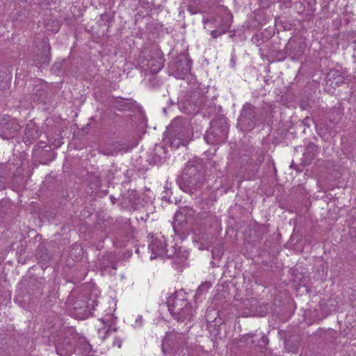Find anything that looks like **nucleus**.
<instances>
[{
	"mask_svg": "<svg viewBox=\"0 0 356 356\" xmlns=\"http://www.w3.org/2000/svg\"><path fill=\"white\" fill-rule=\"evenodd\" d=\"M169 142L174 148L180 145L186 146L193 137V130L190 122L181 117L175 118L167 128Z\"/></svg>",
	"mask_w": 356,
	"mask_h": 356,
	"instance_id": "nucleus-1",
	"label": "nucleus"
},
{
	"mask_svg": "<svg viewBox=\"0 0 356 356\" xmlns=\"http://www.w3.org/2000/svg\"><path fill=\"white\" fill-rule=\"evenodd\" d=\"M204 175L193 164H188L178 179L180 188L188 193L194 194L199 191L204 184Z\"/></svg>",
	"mask_w": 356,
	"mask_h": 356,
	"instance_id": "nucleus-2",
	"label": "nucleus"
},
{
	"mask_svg": "<svg viewBox=\"0 0 356 356\" xmlns=\"http://www.w3.org/2000/svg\"><path fill=\"white\" fill-rule=\"evenodd\" d=\"M138 63L145 71L149 70L152 74H156L163 67V54L156 49L148 52L143 51L138 57Z\"/></svg>",
	"mask_w": 356,
	"mask_h": 356,
	"instance_id": "nucleus-3",
	"label": "nucleus"
},
{
	"mask_svg": "<svg viewBox=\"0 0 356 356\" xmlns=\"http://www.w3.org/2000/svg\"><path fill=\"white\" fill-rule=\"evenodd\" d=\"M92 304H90L86 300V298L79 296L76 298L73 297L68 299V304L71 314L79 319H83L92 315L95 310V301L92 300Z\"/></svg>",
	"mask_w": 356,
	"mask_h": 356,
	"instance_id": "nucleus-4",
	"label": "nucleus"
},
{
	"mask_svg": "<svg viewBox=\"0 0 356 356\" xmlns=\"http://www.w3.org/2000/svg\"><path fill=\"white\" fill-rule=\"evenodd\" d=\"M228 124L222 119L214 122L204 135V139L209 144H220L227 138Z\"/></svg>",
	"mask_w": 356,
	"mask_h": 356,
	"instance_id": "nucleus-5",
	"label": "nucleus"
},
{
	"mask_svg": "<svg viewBox=\"0 0 356 356\" xmlns=\"http://www.w3.org/2000/svg\"><path fill=\"white\" fill-rule=\"evenodd\" d=\"M257 121V108L250 103H245L242 107L238 119V125L243 131H249L255 127Z\"/></svg>",
	"mask_w": 356,
	"mask_h": 356,
	"instance_id": "nucleus-6",
	"label": "nucleus"
},
{
	"mask_svg": "<svg viewBox=\"0 0 356 356\" xmlns=\"http://www.w3.org/2000/svg\"><path fill=\"white\" fill-rule=\"evenodd\" d=\"M137 145V142L108 141L100 147L99 152L106 156H114L120 152H127Z\"/></svg>",
	"mask_w": 356,
	"mask_h": 356,
	"instance_id": "nucleus-7",
	"label": "nucleus"
},
{
	"mask_svg": "<svg viewBox=\"0 0 356 356\" xmlns=\"http://www.w3.org/2000/svg\"><path fill=\"white\" fill-rule=\"evenodd\" d=\"M305 49V40L300 37L291 38L286 46L288 56L292 60H299Z\"/></svg>",
	"mask_w": 356,
	"mask_h": 356,
	"instance_id": "nucleus-8",
	"label": "nucleus"
},
{
	"mask_svg": "<svg viewBox=\"0 0 356 356\" xmlns=\"http://www.w3.org/2000/svg\"><path fill=\"white\" fill-rule=\"evenodd\" d=\"M172 74L177 79H184L188 75L191 69V63L188 58L184 56H179L171 63Z\"/></svg>",
	"mask_w": 356,
	"mask_h": 356,
	"instance_id": "nucleus-9",
	"label": "nucleus"
},
{
	"mask_svg": "<svg viewBox=\"0 0 356 356\" xmlns=\"http://www.w3.org/2000/svg\"><path fill=\"white\" fill-rule=\"evenodd\" d=\"M76 337V334H72L59 341L56 346V353L61 356L70 355L74 353Z\"/></svg>",
	"mask_w": 356,
	"mask_h": 356,
	"instance_id": "nucleus-10",
	"label": "nucleus"
},
{
	"mask_svg": "<svg viewBox=\"0 0 356 356\" xmlns=\"http://www.w3.org/2000/svg\"><path fill=\"white\" fill-rule=\"evenodd\" d=\"M181 296V293H175L168 299V309L172 315L179 314L183 308L191 306V303Z\"/></svg>",
	"mask_w": 356,
	"mask_h": 356,
	"instance_id": "nucleus-11",
	"label": "nucleus"
},
{
	"mask_svg": "<svg viewBox=\"0 0 356 356\" xmlns=\"http://www.w3.org/2000/svg\"><path fill=\"white\" fill-rule=\"evenodd\" d=\"M20 126L13 120H6L0 122V136L6 140L13 138L19 131Z\"/></svg>",
	"mask_w": 356,
	"mask_h": 356,
	"instance_id": "nucleus-12",
	"label": "nucleus"
},
{
	"mask_svg": "<svg viewBox=\"0 0 356 356\" xmlns=\"http://www.w3.org/2000/svg\"><path fill=\"white\" fill-rule=\"evenodd\" d=\"M50 60L49 44L43 42L41 46L40 53L35 55L34 60L36 65H49Z\"/></svg>",
	"mask_w": 356,
	"mask_h": 356,
	"instance_id": "nucleus-13",
	"label": "nucleus"
},
{
	"mask_svg": "<svg viewBox=\"0 0 356 356\" xmlns=\"http://www.w3.org/2000/svg\"><path fill=\"white\" fill-rule=\"evenodd\" d=\"M149 249L152 252L151 259H154L159 256H162L167 253L165 242L161 239H154L151 244L149 245Z\"/></svg>",
	"mask_w": 356,
	"mask_h": 356,
	"instance_id": "nucleus-14",
	"label": "nucleus"
},
{
	"mask_svg": "<svg viewBox=\"0 0 356 356\" xmlns=\"http://www.w3.org/2000/svg\"><path fill=\"white\" fill-rule=\"evenodd\" d=\"M38 146L42 149L40 152L41 159H42V163L48 164L55 159L56 154L44 142H40Z\"/></svg>",
	"mask_w": 356,
	"mask_h": 356,
	"instance_id": "nucleus-15",
	"label": "nucleus"
},
{
	"mask_svg": "<svg viewBox=\"0 0 356 356\" xmlns=\"http://www.w3.org/2000/svg\"><path fill=\"white\" fill-rule=\"evenodd\" d=\"M123 98H116L113 102V107L118 111L131 110L136 107V102L133 99H127V102L124 101Z\"/></svg>",
	"mask_w": 356,
	"mask_h": 356,
	"instance_id": "nucleus-16",
	"label": "nucleus"
},
{
	"mask_svg": "<svg viewBox=\"0 0 356 356\" xmlns=\"http://www.w3.org/2000/svg\"><path fill=\"white\" fill-rule=\"evenodd\" d=\"M76 345V348L75 347V351H78L83 356H89L92 352L91 345L83 337H81L77 334Z\"/></svg>",
	"mask_w": 356,
	"mask_h": 356,
	"instance_id": "nucleus-17",
	"label": "nucleus"
},
{
	"mask_svg": "<svg viewBox=\"0 0 356 356\" xmlns=\"http://www.w3.org/2000/svg\"><path fill=\"white\" fill-rule=\"evenodd\" d=\"M178 335H179V333L174 331L167 334L161 346L164 354L176 348L177 346L174 343V340L177 338Z\"/></svg>",
	"mask_w": 356,
	"mask_h": 356,
	"instance_id": "nucleus-18",
	"label": "nucleus"
},
{
	"mask_svg": "<svg viewBox=\"0 0 356 356\" xmlns=\"http://www.w3.org/2000/svg\"><path fill=\"white\" fill-rule=\"evenodd\" d=\"M319 151V147L313 143H309L303 154L302 162L305 165L309 164L316 157Z\"/></svg>",
	"mask_w": 356,
	"mask_h": 356,
	"instance_id": "nucleus-19",
	"label": "nucleus"
},
{
	"mask_svg": "<svg viewBox=\"0 0 356 356\" xmlns=\"http://www.w3.org/2000/svg\"><path fill=\"white\" fill-rule=\"evenodd\" d=\"M178 321H191L193 318V309L192 306L183 308L179 314H172Z\"/></svg>",
	"mask_w": 356,
	"mask_h": 356,
	"instance_id": "nucleus-20",
	"label": "nucleus"
},
{
	"mask_svg": "<svg viewBox=\"0 0 356 356\" xmlns=\"http://www.w3.org/2000/svg\"><path fill=\"white\" fill-rule=\"evenodd\" d=\"M99 266L102 271H108L111 273L110 268H111L112 270L116 269V264H113L110 260L109 256H103Z\"/></svg>",
	"mask_w": 356,
	"mask_h": 356,
	"instance_id": "nucleus-21",
	"label": "nucleus"
},
{
	"mask_svg": "<svg viewBox=\"0 0 356 356\" xmlns=\"http://www.w3.org/2000/svg\"><path fill=\"white\" fill-rule=\"evenodd\" d=\"M36 257L38 259L41 260L44 264L50 259L51 255L47 252V250L44 248H42L36 254Z\"/></svg>",
	"mask_w": 356,
	"mask_h": 356,
	"instance_id": "nucleus-22",
	"label": "nucleus"
},
{
	"mask_svg": "<svg viewBox=\"0 0 356 356\" xmlns=\"http://www.w3.org/2000/svg\"><path fill=\"white\" fill-rule=\"evenodd\" d=\"M254 337V334L252 333L244 334L237 340V344L246 343L252 345L254 343V341L252 339Z\"/></svg>",
	"mask_w": 356,
	"mask_h": 356,
	"instance_id": "nucleus-23",
	"label": "nucleus"
},
{
	"mask_svg": "<svg viewBox=\"0 0 356 356\" xmlns=\"http://www.w3.org/2000/svg\"><path fill=\"white\" fill-rule=\"evenodd\" d=\"M327 78L329 81L334 80L336 79H338V80L336 81V83L339 82H342L343 80V76L341 75V73L338 70H331L328 74H327Z\"/></svg>",
	"mask_w": 356,
	"mask_h": 356,
	"instance_id": "nucleus-24",
	"label": "nucleus"
},
{
	"mask_svg": "<svg viewBox=\"0 0 356 356\" xmlns=\"http://www.w3.org/2000/svg\"><path fill=\"white\" fill-rule=\"evenodd\" d=\"M7 177L8 176L6 172H0V191L6 188Z\"/></svg>",
	"mask_w": 356,
	"mask_h": 356,
	"instance_id": "nucleus-25",
	"label": "nucleus"
},
{
	"mask_svg": "<svg viewBox=\"0 0 356 356\" xmlns=\"http://www.w3.org/2000/svg\"><path fill=\"white\" fill-rule=\"evenodd\" d=\"M211 286L210 282H206L202 283L197 289V293L201 295L204 291H207Z\"/></svg>",
	"mask_w": 356,
	"mask_h": 356,
	"instance_id": "nucleus-26",
	"label": "nucleus"
},
{
	"mask_svg": "<svg viewBox=\"0 0 356 356\" xmlns=\"http://www.w3.org/2000/svg\"><path fill=\"white\" fill-rule=\"evenodd\" d=\"M217 324L216 323H209L207 325V327L210 332H214V335H216L219 333L218 329L216 328Z\"/></svg>",
	"mask_w": 356,
	"mask_h": 356,
	"instance_id": "nucleus-27",
	"label": "nucleus"
},
{
	"mask_svg": "<svg viewBox=\"0 0 356 356\" xmlns=\"http://www.w3.org/2000/svg\"><path fill=\"white\" fill-rule=\"evenodd\" d=\"M210 239L209 236L207 235V237L205 238V241H207V244H201L200 247L199 248L200 250H209L210 248V245L209 244V240Z\"/></svg>",
	"mask_w": 356,
	"mask_h": 356,
	"instance_id": "nucleus-28",
	"label": "nucleus"
},
{
	"mask_svg": "<svg viewBox=\"0 0 356 356\" xmlns=\"http://www.w3.org/2000/svg\"><path fill=\"white\" fill-rule=\"evenodd\" d=\"M310 122H314L313 120H312L309 116H307L305 118V119L302 120V124L306 127H310Z\"/></svg>",
	"mask_w": 356,
	"mask_h": 356,
	"instance_id": "nucleus-29",
	"label": "nucleus"
},
{
	"mask_svg": "<svg viewBox=\"0 0 356 356\" xmlns=\"http://www.w3.org/2000/svg\"><path fill=\"white\" fill-rule=\"evenodd\" d=\"M223 33H225V31L220 32L218 30H213L211 32V35L213 38H216L218 36L220 35Z\"/></svg>",
	"mask_w": 356,
	"mask_h": 356,
	"instance_id": "nucleus-30",
	"label": "nucleus"
},
{
	"mask_svg": "<svg viewBox=\"0 0 356 356\" xmlns=\"http://www.w3.org/2000/svg\"><path fill=\"white\" fill-rule=\"evenodd\" d=\"M154 162L155 164H161L163 162V158L159 156H154L153 158Z\"/></svg>",
	"mask_w": 356,
	"mask_h": 356,
	"instance_id": "nucleus-31",
	"label": "nucleus"
},
{
	"mask_svg": "<svg viewBox=\"0 0 356 356\" xmlns=\"http://www.w3.org/2000/svg\"><path fill=\"white\" fill-rule=\"evenodd\" d=\"M183 217V215H182V213L181 212H177L175 214V220L176 221H181V218Z\"/></svg>",
	"mask_w": 356,
	"mask_h": 356,
	"instance_id": "nucleus-32",
	"label": "nucleus"
},
{
	"mask_svg": "<svg viewBox=\"0 0 356 356\" xmlns=\"http://www.w3.org/2000/svg\"><path fill=\"white\" fill-rule=\"evenodd\" d=\"M62 143H62L61 140L59 138V139H58V140H55V141L54 142V143H53V144H54V145H55L56 147H60V146L61 145V144H62Z\"/></svg>",
	"mask_w": 356,
	"mask_h": 356,
	"instance_id": "nucleus-33",
	"label": "nucleus"
},
{
	"mask_svg": "<svg viewBox=\"0 0 356 356\" xmlns=\"http://www.w3.org/2000/svg\"><path fill=\"white\" fill-rule=\"evenodd\" d=\"M132 175V172L131 170H126L125 173H124V175L127 177H129L131 175Z\"/></svg>",
	"mask_w": 356,
	"mask_h": 356,
	"instance_id": "nucleus-34",
	"label": "nucleus"
},
{
	"mask_svg": "<svg viewBox=\"0 0 356 356\" xmlns=\"http://www.w3.org/2000/svg\"><path fill=\"white\" fill-rule=\"evenodd\" d=\"M121 343H122V342H121V341H120V339H118V340H116V341L114 342V345L117 344V345H118V346L119 348H120V347H121Z\"/></svg>",
	"mask_w": 356,
	"mask_h": 356,
	"instance_id": "nucleus-35",
	"label": "nucleus"
},
{
	"mask_svg": "<svg viewBox=\"0 0 356 356\" xmlns=\"http://www.w3.org/2000/svg\"><path fill=\"white\" fill-rule=\"evenodd\" d=\"M164 188H165V191H169V190L170 189V186H169V184H168V181H166V183H165V187H164Z\"/></svg>",
	"mask_w": 356,
	"mask_h": 356,
	"instance_id": "nucleus-36",
	"label": "nucleus"
},
{
	"mask_svg": "<svg viewBox=\"0 0 356 356\" xmlns=\"http://www.w3.org/2000/svg\"><path fill=\"white\" fill-rule=\"evenodd\" d=\"M8 83L7 81L4 82L3 83V86L2 87L3 89H6V88H8Z\"/></svg>",
	"mask_w": 356,
	"mask_h": 356,
	"instance_id": "nucleus-37",
	"label": "nucleus"
},
{
	"mask_svg": "<svg viewBox=\"0 0 356 356\" xmlns=\"http://www.w3.org/2000/svg\"><path fill=\"white\" fill-rule=\"evenodd\" d=\"M231 63H232V66L234 67L235 65V63H236L235 60H234V58H231Z\"/></svg>",
	"mask_w": 356,
	"mask_h": 356,
	"instance_id": "nucleus-38",
	"label": "nucleus"
},
{
	"mask_svg": "<svg viewBox=\"0 0 356 356\" xmlns=\"http://www.w3.org/2000/svg\"><path fill=\"white\" fill-rule=\"evenodd\" d=\"M300 107H301L302 109H305V108H306L305 104V103H302V104H300Z\"/></svg>",
	"mask_w": 356,
	"mask_h": 356,
	"instance_id": "nucleus-39",
	"label": "nucleus"
},
{
	"mask_svg": "<svg viewBox=\"0 0 356 356\" xmlns=\"http://www.w3.org/2000/svg\"><path fill=\"white\" fill-rule=\"evenodd\" d=\"M111 198L113 204H115V199L113 196H111Z\"/></svg>",
	"mask_w": 356,
	"mask_h": 356,
	"instance_id": "nucleus-40",
	"label": "nucleus"
},
{
	"mask_svg": "<svg viewBox=\"0 0 356 356\" xmlns=\"http://www.w3.org/2000/svg\"><path fill=\"white\" fill-rule=\"evenodd\" d=\"M262 339V341H264V343H266V341L268 340L266 337H261Z\"/></svg>",
	"mask_w": 356,
	"mask_h": 356,
	"instance_id": "nucleus-41",
	"label": "nucleus"
},
{
	"mask_svg": "<svg viewBox=\"0 0 356 356\" xmlns=\"http://www.w3.org/2000/svg\"><path fill=\"white\" fill-rule=\"evenodd\" d=\"M190 327H191V326H187V327H186V330H185V331H184V332H188V330H189Z\"/></svg>",
	"mask_w": 356,
	"mask_h": 356,
	"instance_id": "nucleus-42",
	"label": "nucleus"
},
{
	"mask_svg": "<svg viewBox=\"0 0 356 356\" xmlns=\"http://www.w3.org/2000/svg\"><path fill=\"white\" fill-rule=\"evenodd\" d=\"M53 67H54V68L57 67V65H56V64H54Z\"/></svg>",
	"mask_w": 356,
	"mask_h": 356,
	"instance_id": "nucleus-43",
	"label": "nucleus"
}]
</instances>
